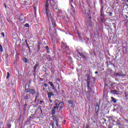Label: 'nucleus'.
I'll list each match as a JSON object with an SVG mask.
<instances>
[{"label": "nucleus", "instance_id": "52", "mask_svg": "<svg viewBox=\"0 0 128 128\" xmlns=\"http://www.w3.org/2000/svg\"><path fill=\"white\" fill-rule=\"evenodd\" d=\"M5 8H6V6L5 5Z\"/></svg>", "mask_w": 128, "mask_h": 128}, {"label": "nucleus", "instance_id": "13", "mask_svg": "<svg viewBox=\"0 0 128 128\" xmlns=\"http://www.w3.org/2000/svg\"><path fill=\"white\" fill-rule=\"evenodd\" d=\"M54 102L55 106H60L61 104V102H60V101H58V100H56Z\"/></svg>", "mask_w": 128, "mask_h": 128}, {"label": "nucleus", "instance_id": "30", "mask_svg": "<svg viewBox=\"0 0 128 128\" xmlns=\"http://www.w3.org/2000/svg\"><path fill=\"white\" fill-rule=\"evenodd\" d=\"M109 16H112V12H108Z\"/></svg>", "mask_w": 128, "mask_h": 128}, {"label": "nucleus", "instance_id": "46", "mask_svg": "<svg viewBox=\"0 0 128 128\" xmlns=\"http://www.w3.org/2000/svg\"><path fill=\"white\" fill-rule=\"evenodd\" d=\"M50 102L52 103V100H50Z\"/></svg>", "mask_w": 128, "mask_h": 128}, {"label": "nucleus", "instance_id": "43", "mask_svg": "<svg viewBox=\"0 0 128 128\" xmlns=\"http://www.w3.org/2000/svg\"><path fill=\"white\" fill-rule=\"evenodd\" d=\"M70 2H74V0H70Z\"/></svg>", "mask_w": 128, "mask_h": 128}, {"label": "nucleus", "instance_id": "45", "mask_svg": "<svg viewBox=\"0 0 128 128\" xmlns=\"http://www.w3.org/2000/svg\"><path fill=\"white\" fill-rule=\"evenodd\" d=\"M95 74H98V71H96V72H95Z\"/></svg>", "mask_w": 128, "mask_h": 128}, {"label": "nucleus", "instance_id": "42", "mask_svg": "<svg viewBox=\"0 0 128 128\" xmlns=\"http://www.w3.org/2000/svg\"><path fill=\"white\" fill-rule=\"evenodd\" d=\"M54 92H56V94H58V90H56V89H55Z\"/></svg>", "mask_w": 128, "mask_h": 128}, {"label": "nucleus", "instance_id": "54", "mask_svg": "<svg viewBox=\"0 0 128 128\" xmlns=\"http://www.w3.org/2000/svg\"><path fill=\"white\" fill-rule=\"evenodd\" d=\"M78 36H80V34H78Z\"/></svg>", "mask_w": 128, "mask_h": 128}, {"label": "nucleus", "instance_id": "38", "mask_svg": "<svg viewBox=\"0 0 128 128\" xmlns=\"http://www.w3.org/2000/svg\"><path fill=\"white\" fill-rule=\"evenodd\" d=\"M57 128H58V122H56V124Z\"/></svg>", "mask_w": 128, "mask_h": 128}, {"label": "nucleus", "instance_id": "53", "mask_svg": "<svg viewBox=\"0 0 128 128\" xmlns=\"http://www.w3.org/2000/svg\"><path fill=\"white\" fill-rule=\"evenodd\" d=\"M38 102H40V100H38Z\"/></svg>", "mask_w": 128, "mask_h": 128}, {"label": "nucleus", "instance_id": "1", "mask_svg": "<svg viewBox=\"0 0 128 128\" xmlns=\"http://www.w3.org/2000/svg\"><path fill=\"white\" fill-rule=\"evenodd\" d=\"M50 4V6L53 8L54 10H58V4L56 2H54V0H46V14L48 18L49 22H52V28H56V20H54V18L52 17L51 14L48 11V6Z\"/></svg>", "mask_w": 128, "mask_h": 128}, {"label": "nucleus", "instance_id": "49", "mask_svg": "<svg viewBox=\"0 0 128 128\" xmlns=\"http://www.w3.org/2000/svg\"><path fill=\"white\" fill-rule=\"evenodd\" d=\"M52 128H54V124H52Z\"/></svg>", "mask_w": 128, "mask_h": 128}, {"label": "nucleus", "instance_id": "47", "mask_svg": "<svg viewBox=\"0 0 128 128\" xmlns=\"http://www.w3.org/2000/svg\"><path fill=\"white\" fill-rule=\"evenodd\" d=\"M38 96H36V98H38Z\"/></svg>", "mask_w": 128, "mask_h": 128}, {"label": "nucleus", "instance_id": "22", "mask_svg": "<svg viewBox=\"0 0 128 128\" xmlns=\"http://www.w3.org/2000/svg\"><path fill=\"white\" fill-rule=\"evenodd\" d=\"M64 102H61V104H60L61 106H60V108H62V106H64Z\"/></svg>", "mask_w": 128, "mask_h": 128}, {"label": "nucleus", "instance_id": "21", "mask_svg": "<svg viewBox=\"0 0 128 128\" xmlns=\"http://www.w3.org/2000/svg\"><path fill=\"white\" fill-rule=\"evenodd\" d=\"M48 84H50V86H52H52H54V84H52V82H49Z\"/></svg>", "mask_w": 128, "mask_h": 128}, {"label": "nucleus", "instance_id": "19", "mask_svg": "<svg viewBox=\"0 0 128 128\" xmlns=\"http://www.w3.org/2000/svg\"><path fill=\"white\" fill-rule=\"evenodd\" d=\"M23 62H24L25 64H26V62H28V59L26 58H24Z\"/></svg>", "mask_w": 128, "mask_h": 128}, {"label": "nucleus", "instance_id": "35", "mask_svg": "<svg viewBox=\"0 0 128 128\" xmlns=\"http://www.w3.org/2000/svg\"><path fill=\"white\" fill-rule=\"evenodd\" d=\"M109 120H112V118L110 116L109 117Z\"/></svg>", "mask_w": 128, "mask_h": 128}, {"label": "nucleus", "instance_id": "33", "mask_svg": "<svg viewBox=\"0 0 128 128\" xmlns=\"http://www.w3.org/2000/svg\"><path fill=\"white\" fill-rule=\"evenodd\" d=\"M44 104V101L40 100V104Z\"/></svg>", "mask_w": 128, "mask_h": 128}, {"label": "nucleus", "instance_id": "12", "mask_svg": "<svg viewBox=\"0 0 128 128\" xmlns=\"http://www.w3.org/2000/svg\"><path fill=\"white\" fill-rule=\"evenodd\" d=\"M116 76H126V74H122V72H118L116 74Z\"/></svg>", "mask_w": 128, "mask_h": 128}, {"label": "nucleus", "instance_id": "34", "mask_svg": "<svg viewBox=\"0 0 128 128\" xmlns=\"http://www.w3.org/2000/svg\"><path fill=\"white\" fill-rule=\"evenodd\" d=\"M46 50H47V51L48 52H50V49H49V48H48V46H46Z\"/></svg>", "mask_w": 128, "mask_h": 128}, {"label": "nucleus", "instance_id": "36", "mask_svg": "<svg viewBox=\"0 0 128 128\" xmlns=\"http://www.w3.org/2000/svg\"><path fill=\"white\" fill-rule=\"evenodd\" d=\"M1 34L4 38V33L2 32Z\"/></svg>", "mask_w": 128, "mask_h": 128}, {"label": "nucleus", "instance_id": "14", "mask_svg": "<svg viewBox=\"0 0 128 128\" xmlns=\"http://www.w3.org/2000/svg\"><path fill=\"white\" fill-rule=\"evenodd\" d=\"M110 102H114V104H116V102H117L116 99L114 98L112 96L111 97Z\"/></svg>", "mask_w": 128, "mask_h": 128}, {"label": "nucleus", "instance_id": "5", "mask_svg": "<svg viewBox=\"0 0 128 128\" xmlns=\"http://www.w3.org/2000/svg\"><path fill=\"white\" fill-rule=\"evenodd\" d=\"M71 10H70V14L72 16H74L76 14V9H74V7L71 4Z\"/></svg>", "mask_w": 128, "mask_h": 128}, {"label": "nucleus", "instance_id": "6", "mask_svg": "<svg viewBox=\"0 0 128 128\" xmlns=\"http://www.w3.org/2000/svg\"><path fill=\"white\" fill-rule=\"evenodd\" d=\"M61 46H62V50H66V48H68V46L66 45V44H64V42H62Z\"/></svg>", "mask_w": 128, "mask_h": 128}, {"label": "nucleus", "instance_id": "26", "mask_svg": "<svg viewBox=\"0 0 128 128\" xmlns=\"http://www.w3.org/2000/svg\"><path fill=\"white\" fill-rule=\"evenodd\" d=\"M10 78V72H7V76L6 77V78Z\"/></svg>", "mask_w": 128, "mask_h": 128}, {"label": "nucleus", "instance_id": "27", "mask_svg": "<svg viewBox=\"0 0 128 128\" xmlns=\"http://www.w3.org/2000/svg\"><path fill=\"white\" fill-rule=\"evenodd\" d=\"M68 104H72V100H70L68 101Z\"/></svg>", "mask_w": 128, "mask_h": 128}, {"label": "nucleus", "instance_id": "24", "mask_svg": "<svg viewBox=\"0 0 128 128\" xmlns=\"http://www.w3.org/2000/svg\"><path fill=\"white\" fill-rule=\"evenodd\" d=\"M90 81H87V82H88L87 86L88 88H90Z\"/></svg>", "mask_w": 128, "mask_h": 128}, {"label": "nucleus", "instance_id": "25", "mask_svg": "<svg viewBox=\"0 0 128 128\" xmlns=\"http://www.w3.org/2000/svg\"><path fill=\"white\" fill-rule=\"evenodd\" d=\"M4 124V122H0V128H2V125Z\"/></svg>", "mask_w": 128, "mask_h": 128}, {"label": "nucleus", "instance_id": "2", "mask_svg": "<svg viewBox=\"0 0 128 128\" xmlns=\"http://www.w3.org/2000/svg\"><path fill=\"white\" fill-rule=\"evenodd\" d=\"M100 20L101 22H104V8H102L100 10Z\"/></svg>", "mask_w": 128, "mask_h": 128}, {"label": "nucleus", "instance_id": "11", "mask_svg": "<svg viewBox=\"0 0 128 128\" xmlns=\"http://www.w3.org/2000/svg\"><path fill=\"white\" fill-rule=\"evenodd\" d=\"M24 98V100H29V98H30V94H25Z\"/></svg>", "mask_w": 128, "mask_h": 128}, {"label": "nucleus", "instance_id": "50", "mask_svg": "<svg viewBox=\"0 0 128 128\" xmlns=\"http://www.w3.org/2000/svg\"><path fill=\"white\" fill-rule=\"evenodd\" d=\"M35 102H36V99H35Z\"/></svg>", "mask_w": 128, "mask_h": 128}, {"label": "nucleus", "instance_id": "37", "mask_svg": "<svg viewBox=\"0 0 128 128\" xmlns=\"http://www.w3.org/2000/svg\"><path fill=\"white\" fill-rule=\"evenodd\" d=\"M38 108H40V111H41V112H42V108L40 107V106H38Z\"/></svg>", "mask_w": 128, "mask_h": 128}, {"label": "nucleus", "instance_id": "4", "mask_svg": "<svg viewBox=\"0 0 128 128\" xmlns=\"http://www.w3.org/2000/svg\"><path fill=\"white\" fill-rule=\"evenodd\" d=\"M18 20L20 22H22L26 20V17L22 14H20L18 18Z\"/></svg>", "mask_w": 128, "mask_h": 128}, {"label": "nucleus", "instance_id": "15", "mask_svg": "<svg viewBox=\"0 0 128 128\" xmlns=\"http://www.w3.org/2000/svg\"><path fill=\"white\" fill-rule=\"evenodd\" d=\"M38 66L39 65L38 64H36V65L34 66V72H36V68H38Z\"/></svg>", "mask_w": 128, "mask_h": 128}, {"label": "nucleus", "instance_id": "48", "mask_svg": "<svg viewBox=\"0 0 128 128\" xmlns=\"http://www.w3.org/2000/svg\"><path fill=\"white\" fill-rule=\"evenodd\" d=\"M46 90V88H43V90Z\"/></svg>", "mask_w": 128, "mask_h": 128}, {"label": "nucleus", "instance_id": "29", "mask_svg": "<svg viewBox=\"0 0 128 128\" xmlns=\"http://www.w3.org/2000/svg\"><path fill=\"white\" fill-rule=\"evenodd\" d=\"M24 26L26 28H28V26H30V25L28 24H25Z\"/></svg>", "mask_w": 128, "mask_h": 128}, {"label": "nucleus", "instance_id": "31", "mask_svg": "<svg viewBox=\"0 0 128 128\" xmlns=\"http://www.w3.org/2000/svg\"><path fill=\"white\" fill-rule=\"evenodd\" d=\"M25 42L27 46H28V40H25Z\"/></svg>", "mask_w": 128, "mask_h": 128}, {"label": "nucleus", "instance_id": "51", "mask_svg": "<svg viewBox=\"0 0 128 128\" xmlns=\"http://www.w3.org/2000/svg\"><path fill=\"white\" fill-rule=\"evenodd\" d=\"M30 118H32V116H30Z\"/></svg>", "mask_w": 128, "mask_h": 128}, {"label": "nucleus", "instance_id": "18", "mask_svg": "<svg viewBox=\"0 0 128 128\" xmlns=\"http://www.w3.org/2000/svg\"><path fill=\"white\" fill-rule=\"evenodd\" d=\"M26 106H28V104H25L23 108L24 110H26Z\"/></svg>", "mask_w": 128, "mask_h": 128}, {"label": "nucleus", "instance_id": "28", "mask_svg": "<svg viewBox=\"0 0 128 128\" xmlns=\"http://www.w3.org/2000/svg\"><path fill=\"white\" fill-rule=\"evenodd\" d=\"M0 51L2 52V46L0 44Z\"/></svg>", "mask_w": 128, "mask_h": 128}, {"label": "nucleus", "instance_id": "20", "mask_svg": "<svg viewBox=\"0 0 128 128\" xmlns=\"http://www.w3.org/2000/svg\"><path fill=\"white\" fill-rule=\"evenodd\" d=\"M11 126H12V125L10 124H8L6 125V128H10Z\"/></svg>", "mask_w": 128, "mask_h": 128}, {"label": "nucleus", "instance_id": "3", "mask_svg": "<svg viewBox=\"0 0 128 128\" xmlns=\"http://www.w3.org/2000/svg\"><path fill=\"white\" fill-rule=\"evenodd\" d=\"M85 14H87V16H88V18H90V8H88L87 9L84 10Z\"/></svg>", "mask_w": 128, "mask_h": 128}, {"label": "nucleus", "instance_id": "39", "mask_svg": "<svg viewBox=\"0 0 128 128\" xmlns=\"http://www.w3.org/2000/svg\"><path fill=\"white\" fill-rule=\"evenodd\" d=\"M52 90H56V88L54 87V86L52 87Z\"/></svg>", "mask_w": 128, "mask_h": 128}, {"label": "nucleus", "instance_id": "8", "mask_svg": "<svg viewBox=\"0 0 128 128\" xmlns=\"http://www.w3.org/2000/svg\"><path fill=\"white\" fill-rule=\"evenodd\" d=\"M30 93L32 94V96H34V94H36V90L34 89H32L31 88L30 90Z\"/></svg>", "mask_w": 128, "mask_h": 128}, {"label": "nucleus", "instance_id": "7", "mask_svg": "<svg viewBox=\"0 0 128 128\" xmlns=\"http://www.w3.org/2000/svg\"><path fill=\"white\" fill-rule=\"evenodd\" d=\"M118 91L117 90H111L110 91V94H118Z\"/></svg>", "mask_w": 128, "mask_h": 128}, {"label": "nucleus", "instance_id": "41", "mask_svg": "<svg viewBox=\"0 0 128 128\" xmlns=\"http://www.w3.org/2000/svg\"><path fill=\"white\" fill-rule=\"evenodd\" d=\"M54 110H56V108H58V106H54Z\"/></svg>", "mask_w": 128, "mask_h": 128}, {"label": "nucleus", "instance_id": "32", "mask_svg": "<svg viewBox=\"0 0 128 128\" xmlns=\"http://www.w3.org/2000/svg\"><path fill=\"white\" fill-rule=\"evenodd\" d=\"M55 112H56V111H55L54 109L52 110V114H54Z\"/></svg>", "mask_w": 128, "mask_h": 128}, {"label": "nucleus", "instance_id": "17", "mask_svg": "<svg viewBox=\"0 0 128 128\" xmlns=\"http://www.w3.org/2000/svg\"><path fill=\"white\" fill-rule=\"evenodd\" d=\"M98 108H100V106L97 104V105L96 106V112H98Z\"/></svg>", "mask_w": 128, "mask_h": 128}, {"label": "nucleus", "instance_id": "10", "mask_svg": "<svg viewBox=\"0 0 128 128\" xmlns=\"http://www.w3.org/2000/svg\"><path fill=\"white\" fill-rule=\"evenodd\" d=\"M47 94H48V98L50 100V98H52V96H54V94H52V92H48Z\"/></svg>", "mask_w": 128, "mask_h": 128}, {"label": "nucleus", "instance_id": "16", "mask_svg": "<svg viewBox=\"0 0 128 128\" xmlns=\"http://www.w3.org/2000/svg\"><path fill=\"white\" fill-rule=\"evenodd\" d=\"M87 81L90 82V76L89 74L86 75Z\"/></svg>", "mask_w": 128, "mask_h": 128}, {"label": "nucleus", "instance_id": "9", "mask_svg": "<svg viewBox=\"0 0 128 128\" xmlns=\"http://www.w3.org/2000/svg\"><path fill=\"white\" fill-rule=\"evenodd\" d=\"M78 54L80 56H82V58H84V60H86L88 58H86V56H84V54L83 53H80V52H78Z\"/></svg>", "mask_w": 128, "mask_h": 128}, {"label": "nucleus", "instance_id": "23", "mask_svg": "<svg viewBox=\"0 0 128 128\" xmlns=\"http://www.w3.org/2000/svg\"><path fill=\"white\" fill-rule=\"evenodd\" d=\"M26 92H30V88H26Z\"/></svg>", "mask_w": 128, "mask_h": 128}, {"label": "nucleus", "instance_id": "44", "mask_svg": "<svg viewBox=\"0 0 128 128\" xmlns=\"http://www.w3.org/2000/svg\"><path fill=\"white\" fill-rule=\"evenodd\" d=\"M124 16H125V18H128V15H124Z\"/></svg>", "mask_w": 128, "mask_h": 128}, {"label": "nucleus", "instance_id": "40", "mask_svg": "<svg viewBox=\"0 0 128 128\" xmlns=\"http://www.w3.org/2000/svg\"><path fill=\"white\" fill-rule=\"evenodd\" d=\"M44 86H45V88H46V86H48V84H46L44 83Z\"/></svg>", "mask_w": 128, "mask_h": 128}]
</instances>
